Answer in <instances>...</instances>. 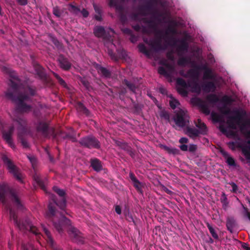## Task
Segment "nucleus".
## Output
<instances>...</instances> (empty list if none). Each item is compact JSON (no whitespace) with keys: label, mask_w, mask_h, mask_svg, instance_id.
<instances>
[{"label":"nucleus","mask_w":250,"mask_h":250,"mask_svg":"<svg viewBox=\"0 0 250 250\" xmlns=\"http://www.w3.org/2000/svg\"><path fill=\"white\" fill-rule=\"evenodd\" d=\"M7 195L17 209L22 210L24 209V205L20 197L19 191L15 189L10 188L6 184H0V202L5 206L9 211L10 218L14 221L15 226L21 231L29 230L36 236H40L41 233L38 229L33 226L28 220L18 219L16 211L7 203L6 199Z\"/></svg>","instance_id":"obj_1"},{"label":"nucleus","mask_w":250,"mask_h":250,"mask_svg":"<svg viewBox=\"0 0 250 250\" xmlns=\"http://www.w3.org/2000/svg\"><path fill=\"white\" fill-rule=\"evenodd\" d=\"M53 189L60 197V200H58L54 195H51V199L53 203L50 202L48 206V210L46 213V217L51 220L53 226L59 233L63 232L64 229L70 225V220L64 216L62 212L56 210L55 205L58 206L62 210H64L66 207V200L65 192L64 190L54 186Z\"/></svg>","instance_id":"obj_2"},{"label":"nucleus","mask_w":250,"mask_h":250,"mask_svg":"<svg viewBox=\"0 0 250 250\" xmlns=\"http://www.w3.org/2000/svg\"><path fill=\"white\" fill-rule=\"evenodd\" d=\"M10 88L5 93L6 98L17 104V109L21 112H28L31 110V106L27 104L24 101L29 99L28 96L22 95L20 92L21 81L15 71L9 70Z\"/></svg>","instance_id":"obj_3"},{"label":"nucleus","mask_w":250,"mask_h":250,"mask_svg":"<svg viewBox=\"0 0 250 250\" xmlns=\"http://www.w3.org/2000/svg\"><path fill=\"white\" fill-rule=\"evenodd\" d=\"M15 125H18L19 130L18 137V140L24 148H28L29 144L26 139L24 138V134L25 133L26 128V121L23 117H17L14 119Z\"/></svg>","instance_id":"obj_4"},{"label":"nucleus","mask_w":250,"mask_h":250,"mask_svg":"<svg viewBox=\"0 0 250 250\" xmlns=\"http://www.w3.org/2000/svg\"><path fill=\"white\" fill-rule=\"evenodd\" d=\"M79 143L82 146L89 149H99L101 147L100 141L95 137L91 135L81 138Z\"/></svg>","instance_id":"obj_5"},{"label":"nucleus","mask_w":250,"mask_h":250,"mask_svg":"<svg viewBox=\"0 0 250 250\" xmlns=\"http://www.w3.org/2000/svg\"><path fill=\"white\" fill-rule=\"evenodd\" d=\"M36 129L38 133H41L45 138H49L50 135L55 133V129L49 126L48 123L44 121H39L36 125Z\"/></svg>","instance_id":"obj_6"},{"label":"nucleus","mask_w":250,"mask_h":250,"mask_svg":"<svg viewBox=\"0 0 250 250\" xmlns=\"http://www.w3.org/2000/svg\"><path fill=\"white\" fill-rule=\"evenodd\" d=\"M189 117L187 111L180 110L175 115L173 120L175 124L181 127L188 126L189 124Z\"/></svg>","instance_id":"obj_7"},{"label":"nucleus","mask_w":250,"mask_h":250,"mask_svg":"<svg viewBox=\"0 0 250 250\" xmlns=\"http://www.w3.org/2000/svg\"><path fill=\"white\" fill-rule=\"evenodd\" d=\"M1 159L6 165L9 172L18 180H21V177L19 169L14 164L13 162L9 159L6 155H2Z\"/></svg>","instance_id":"obj_8"},{"label":"nucleus","mask_w":250,"mask_h":250,"mask_svg":"<svg viewBox=\"0 0 250 250\" xmlns=\"http://www.w3.org/2000/svg\"><path fill=\"white\" fill-rule=\"evenodd\" d=\"M232 113L235 115L228 117L227 124L230 128L235 129L236 128V124L238 125L240 124L242 120V117L245 113L238 110L232 111Z\"/></svg>","instance_id":"obj_9"},{"label":"nucleus","mask_w":250,"mask_h":250,"mask_svg":"<svg viewBox=\"0 0 250 250\" xmlns=\"http://www.w3.org/2000/svg\"><path fill=\"white\" fill-rule=\"evenodd\" d=\"M168 32L166 31L165 34H164V32L162 30H158L156 33V36L158 38L157 41H153L152 40H150L149 42H147V40H144L145 42L148 43V44L151 45L152 47L155 49H161L162 44H161V40L162 39H164L167 35Z\"/></svg>","instance_id":"obj_10"},{"label":"nucleus","mask_w":250,"mask_h":250,"mask_svg":"<svg viewBox=\"0 0 250 250\" xmlns=\"http://www.w3.org/2000/svg\"><path fill=\"white\" fill-rule=\"evenodd\" d=\"M176 83L178 85L181 86L180 87L177 88L178 93L184 97L187 96L188 94L187 89L191 87L190 84L187 83L185 80L181 78L177 79Z\"/></svg>","instance_id":"obj_11"},{"label":"nucleus","mask_w":250,"mask_h":250,"mask_svg":"<svg viewBox=\"0 0 250 250\" xmlns=\"http://www.w3.org/2000/svg\"><path fill=\"white\" fill-rule=\"evenodd\" d=\"M68 233L73 242L82 243L83 239L80 232L75 228L71 227L68 230Z\"/></svg>","instance_id":"obj_12"},{"label":"nucleus","mask_w":250,"mask_h":250,"mask_svg":"<svg viewBox=\"0 0 250 250\" xmlns=\"http://www.w3.org/2000/svg\"><path fill=\"white\" fill-rule=\"evenodd\" d=\"M42 228L46 235L47 243L50 245L52 250H62L59 246L54 244V242L52 237L51 234L49 230L45 227L44 225H42Z\"/></svg>","instance_id":"obj_13"},{"label":"nucleus","mask_w":250,"mask_h":250,"mask_svg":"<svg viewBox=\"0 0 250 250\" xmlns=\"http://www.w3.org/2000/svg\"><path fill=\"white\" fill-rule=\"evenodd\" d=\"M165 67L167 70L163 66H159L158 69V73L162 75H164L167 78H171V74L174 71V67L169 63L167 64L166 63Z\"/></svg>","instance_id":"obj_14"},{"label":"nucleus","mask_w":250,"mask_h":250,"mask_svg":"<svg viewBox=\"0 0 250 250\" xmlns=\"http://www.w3.org/2000/svg\"><path fill=\"white\" fill-rule=\"evenodd\" d=\"M94 34L98 38H102L104 40H109L111 38L108 32H107L104 27L98 26L94 29Z\"/></svg>","instance_id":"obj_15"},{"label":"nucleus","mask_w":250,"mask_h":250,"mask_svg":"<svg viewBox=\"0 0 250 250\" xmlns=\"http://www.w3.org/2000/svg\"><path fill=\"white\" fill-rule=\"evenodd\" d=\"M58 61L62 69L64 70H69L71 68L72 65L71 62L63 55H59Z\"/></svg>","instance_id":"obj_16"},{"label":"nucleus","mask_w":250,"mask_h":250,"mask_svg":"<svg viewBox=\"0 0 250 250\" xmlns=\"http://www.w3.org/2000/svg\"><path fill=\"white\" fill-rule=\"evenodd\" d=\"M194 103L200 107L202 110L203 112L206 115H208L210 113V110L208 106L206 103L200 98H195L192 100Z\"/></svg>","instance_id":"obj_17"},{"label":"nucleus","mask_w":250,"mask_h":250,"mask_svg":"<svg viewBox=\"0 0 250 250\" xmlns=\"http://www.w3.org/2000/svg\"><path fill=\"white\" fill-rule=\"evenodd\" d=\"M129 176L135 189L138 192L143 194L142 184L137 179L135 174L133 172H130L129 174Z\"/></svg>","instance_id":"obj_18"},{"label":"nucleus","mask_w":250,"mask_h":250,"mask_svg":"<svg viewBox=\"0 0 250 250\" xmlns=\"http://www.w3.org/2000/svg\"><path fill=\"white\" fill-rule=\"evenodd\" d=\"M34 69L41 80L43 82H47V76L44 69L38 63H34Z\"/></svg>","instance_id":"obj_19"},{"label":"nucleus","mask_w":250,"mask_h":250,"mask_svg":"<svg viewBox=\"0 0 250 250\" xmlns=\"http://www.w3.org/2000/svg\"><path fill=\"white\" fill-rule=\"evenodd\" d=\"M185 133L187 134L189 138L195 139L197 138L201 133L199 132V130L194 127H190L188 125L186 126L185 129Z\"/></svg>","instance_id":"obj_20"},{"label":"nucleus","mask_w":250,"mask_h":250,"mask_svg":"<svg viewBox=\"0 0 250 250\" xmlns=\"http://www.w3.org/2000/svg\"><path fill=\"white\" fill-rule=\"evenodd\" d=\"M33 179L38 185L44 191L46 190L45 185L47 182V179L45 177H42L40 175L35 174L33 176Z\"/></svg>","instance_id":"obj_21"},{"label":"nucleus","mask_w":250,"mask_h":250,"mask_svg":"<svg viewBox=\"0 0 250 250\" xmlns=\"http://www.w3.org/2000/svg\"><path fill=\"white\" fill-rule=\"evenodd\" d=\"M90 166L96 172H99L103 169L102 162L97 158H93L90 160Z\"/></svg>","instance_id":"obj_22"},{"label":"nucleus","mask_w":250,"mask_h":250,"mask_svg":"<svg viewBox=\"0 0 250 250\" xmlns=\"http://www.w3.org/2000/svg\"><path fill=\"white\" fill-rule=\"evenodd\" d=\"M220 152L226 160V163L230 166H235L236 164L234 159L229 156V154L224 149L221 148Z\"/></svg>","instance_id":"obj_23"},{"label":"nucleus","mask_w":250,"mask_h":250,"mask_svg":"<svg viewBox=\"0 0 250 250\" xmlns=\"http://www.w3.org/2000/svg\"><path fill=\"white\" fill-rule=\"evenodd\" d=\"M180 43L177 46V51L179 55L188 51V44L185 40H182L180 41Z\"/></svg>","instance_id":"obj_24"},{"label":"nucleus","mask_w":250,"mask_h":250,"mask_svg":"<svg viewBox=\"0 0 250 250\" xmlns=\"http://www.w3.org/2000/svg\"><path fill=\"white\" fill-rule=\"evenodd\" d=\"M196 126L199 129L201 134L206 135L208 132V128L206 124L203 123L200 119H198L197 122H195Z\"/></svg>","instance_id":"obj_25"},{"label":"nucleus","mask_w":250,"mask_h":250,"mask_svg":"<svg viewBox=\"0 0 250 250\" xmlns=\"http://www.w3.org/2000/svg\"><path fill=\"white\" fill-rule=\"evenodd\" d=\"M21 88L20 89V92L21 93L22 95H28L31 96H34L36 93V89L35 88H33L30 86H26L25 87H23L22 84H21Z\"/></svg>","instance_id":"obj_26"},{"label":"nucleus","mask_w":250,"mask_h":250,"mask_svg":"<svg viewBox=\"0 0 250 250\" xmlns=\"http://www.w3.org/2000/svg\"><path fill=\"white\" fill-rule=\"evenodd\" d=\"M109 5L110 7H115L116 11L118 14L124 12V7L119 4L117 0H109Z\"/></svg>","instance_id":"obj_27"},{"label":"nucleus","mask_w":250,"mask_h":250,"mask_svg":"<svg viewBox=\"0 0 250 250\" xmlns=\"http://www.w3.org/2000/svg\"><path fill=\"white\" fill-rule=\"evenodd\" d=\"M200 76V72L194 68L188 71V77L191 78L193 81H198Z\"/></svg>","instance_id":"obj_28"},{"label":"nucleus","mask_w":250,"mask_h":250,"mask_svg":"<svg viewBox=\"0 0 250 250\" xmlns=\"http://www.w3.org/2000/svg\"><path fill=\"white\" fill-rule=\"evenodd\" d=\"M235 225L236 221L233 217H229L227 218L226 221V227L228 230L230 231V232L232 233L233 229L235 227Z\"/></svg>","instance_id":"obj_29"},{"label":"nucleus","mask_w":250,"mask_h":250,"mask_svg":"<svg viewBox=\"0 0 250 250\" xmlns=\"http://www.w3.org/2000/svg\"><path fill=\"white\" fill-rule=\"evenodd\" d=\"M202 89L206 92H209L211 90H214L216 87L213 82H208L202 85Z\"/></svg>","instance_id":"obj_30"},{"label":"nucleus","mask_w":250,"mask_h":250,"mask_svg":"<svg viewBox=\"0 0 250 250\" xmlns=\"http://www.w3.org/2000/svg\"><path fill=\"white\" fill-rule=\"evenodd\" d=\"M62 137L63 139H69L72 142H76L77 141L76 137V132L74 130H71L70 132L64 133Z\"/></svg>","instance_id":"obj_31"},{"label":"nucleus","mask_w":250,"mask_h":250,"mask_svg":"<svg viewBox=\"0 0 250 250\" xmlns=\"http://www.w3.org/2000/svg\"><path fill=\"white\" fill-rule=\"evenodd\" d=\"M152 9V5L150 3H148L144 6H141L139 8V11L143 15H146V13L150 12Z\"/></svg>","instance_id":"obj_32"},{"label":"nucleus","mask_w":250,"mask_h":250,"mask_svg":"<svg viewBox=\"0 0 250 250\" xmlns=\"http://www.w3.org/2000/svg\"><path fill=\"white\" fill-rule=\"evenodd\" d=\"M203 73V78L204 80H212L214 79V76L211 69L207 66Z\"/></svg>","instance_id":"obj_33"},{"label":"nucleus","mask_w":250,"mask_h":250,"mask_svg":"<svg viewBox=\"0 0 250 250\" xmlns=\"http://www.w3.org/2000/svg\"><path fill=\"white\" fill-rule=\"evenodd\" d=\"M206 224L212 237L215 240H218L219 236L217 233L216 232L215 229L213 228V226L211 225H210L208 222H206Z\"/></svg>","instance_id":"obj_34"},{"label":"nucleus","mask_w":250,"mask_h":250,"mask_svg":"<svg viewBox=\"0 0 250 250\" xmlns=\"http://www.w3.org/2000/svg\"><path fill=\"white\" fill-rule=\"evenodd\" d=\"M247 143L250 146L246 145L243 146L242 151L245 157L248 160H250V140H248Z\"/></svg>","instance_id":"obj_35"},{"label":"nucleus","mask_w":250,"mask_h":250,"mask_svg":"<svg viewBox=\"0 0 250 250\" xmlns=\"http://www.w3.org/2000/svg\"><path fill=\"white\" fill-rule=\"evenodd\" d=\"M98 72L104 77L108 78L111 76V72L106 68L100 66L98 68Z\"/></svg>","instance_id":"obj_36"},{"label":"nucleus","mask_w":250,"mask_h":250,"mask_svg":"<svg viewBox=\"0 0 250 250\" xmlns=\"http://www.w3.org/2000/svg\"><path fill=\"white\" fill-rule=\"evenodd\" d=\"M219 129L223 134L226 135L227 136H228L229 135L231 136H234L235 134L233 131L229 130L228 131L224 124H220L219 125Z\"/></svg>","instance_id":"obj_37"},{"label":"nucleus","mask_w":250,"mask_h":250,"mask_svg":"<svg viewBox=\"0 0 250 250\" xmlns=\"http://www.w3.org/2000/svg\"><path fill=\"white\" fill-rule=\"evenodd\" d=\"M138 48L140 52L144 54L147 57H150V52L148 49H147L146 46L143 43L139 44Z\"/></svg>","instance_id":"obj_38"},{"label":"nucleus","mask_w":250,"mask_h":250,"mask_svg":"<svg viewBox=\"0 0 250 250\" xmlns=\"http://www.w3.org/2000/svg\"><path fill=\"white\" fill-rule=\"evenodd\" d=\"M78 110L86 116H89L90 112L88 109L81 103H79L77 104Z\"/></svg>","instance_id":"obj_39"},{"label":"nucleus","mask_w":250,"mask_h":250,"mask_svg":"<svg viewBox=\"0 0 250 250\" xmlns=\"http://www.w3.org/2000/svg\"><path fill=\"white\" fill-rule=\"evenodd\" d=\"M123 83L125 84L130 91L134 93H135L137 87L134 83L130 82L126 79H125L123 81Z\"/></svg>","instance_id":"obj_40"},{"label":"nucleus","mask_w":250,"mask_h":250,"mask_svg":"<svg viewBox=\"0 0 250 250\" xmlns=\"http://www.w3.org/2000/svg\"><path fill=\"white\" fill-rule=\"evenodd\" d=\"M207 100L212 104H215L219 102V99L218 96L214 94H209L207 96Z\"/></svg>","instance_id":"obj_41"},{"label":"nucleus","mask_w":250,"mask_h":250,"mask_svg":"<svg viewBox=\"0 0 250 250\" xmlns=\"http://www.w3.org/2000/svg\"><path fill=\"white\" fill-rule=\"evenodd\" d=\"M115 144L117 146L120 147L121 149L125 151L128 150V148L130 146L126 143L123 141H120L118 140L115 141Z\"/></svg>","instance_id":"obj_42"},{"label":"nucleus","mask_w":250,"mask_h":250,"mask_svg":"<svg viewBox=\"0 0 250 250\" xmlns=\"http://www.w3.org/2000/svg\"><path fill=\"white\" fill-rule=\"evenodd\" d=\"M211 116L213 121L215 122H219L220 123H222L221 124H224L225 123L224 120L219 114L213 112L211 113Z\"/></svg>","instance_id":"obj_43"},{"label":"nucleus","mask_w":250,"mask_h":250,"mask_svg":"<svg viewBox=\"0 0 250 250\" xmlns=\"http://www.w3.org/2000/svg\"><path fill=\"white\" fill-rule=\"evenodd\" d=\"M190 62V59L186 57H182L179 59L177 63L180 66H185Z\"/></svg>","instance_id":"obj_44"},{"label":"nucleus","mask_w":250,"mask_h":250,"mask_svg":"<svg viewBox=\"0 0 250 250\" xmlns=\"http://www.w3.org/2000/svg\"><path fill=\"white\" fill-rule=\"evenodd\" d=\"M79 81L85 87L86 90H90L92 88L90 83L85 78L80 77Z\"/></svg>","instance_id":"obj_45"},{"label":"nucleus","mask_w":250,"mask_h":250,"mask_svg":"<svg viewBox=\"0 0 250 250\" xmlns=\"http://www.w3.org/2000/svg\"><path fill=\"white\" fill-rule=\"evenodd\" d=\"M68 10L71 13L75 15H77L81 11L79 8L72 4L69 5Z\"/></svg>","instance_id":"obj_46"},{"label":"nucleus","mask_w":250,"mask_h":250,"mask_svg":"<svg viewBox=\"0 0 250 250\" xmlns=\"http://www.w3.org/2000/svg\"><path fill=\"white\" fill-rule=\"evenodd\" d=\"M164 149L167 151L169 154H172L174 155L178 154L179 150L175 148H170L167 146H164Z\"/></svg>","instance_id":"obj_47"},{"label":"nucleus","mask_w":250,"mask_h":250,"mask_svg":"<svg viewBox=\"0 0 250 250\" xmlns=\"http://www.w3.org/2000/svg\"><path fill=\"white\" fill-rule=\"evenodd\" d=\"M160 116L161 118H163L168 122H169L170 121L169 114L168 112L165 110H162L161 111L160 113Z\"/></svg>","instance_id":"obj_48"},{"label":"nucleus","mask_w":250,"mask_h":250,"mask_svg":"<svg viewBox=\"0 0 250 250\" xmlns=\"http://www.w3.org/2000/svg\"><path fill=\"white\" fill-rule=\"evenodd\" d=\"M191 87L195 92L199 93L201 91V87L198 83V81H193V83L191 84Z\"/></svg>","instance_id":"obj_49"},{"label":"nucleus","mask_w":250,"mask_h":250,"mask_svg":"<svg viewBox=\"0 0 250 250\" xmlns=\"http://www.w3.org/2000/svg\"><path fill=\"white\" fill-rule=\"evenodd\" d=\"M108 54L110 56L111 60L115 62H117L119 60L118 56L112 50L108 49Z\"/></svg>","instance_id":"obj_50"},{"label":"nucleus","mask_w":250,"mask_h":250,"mask_svg":"<svg viewBox=\"0 0 250 250\" xmlns=\"http://www.w3.org/2000/svg\"><path fill=\"white\" fill-rule=\"evenodd\" d=\"M117 53L119 60L125 59L126 56L125 51L123 49H118L117 50Z\"/></svg>","instance_id":"obj_51"},{"label":"nucleus","mask_w":250,"mask_h":250,"mask_svg":"<svg viewBox=\"0 0 250 250\" xmlns=\"http://www.w3.org/2000/svg\"><path fill=\"white\" fill-rule=\"evenodd\" d=\"M220 111L221 113L225 115H228L230 114L231 113H232V112L230 110V109H229V108L225 106L220 108Z\"/></svg>","instance_id":"obj_52"},{"label":"nucleus","mask_w":250,"mask_h":250,"mask_svg":"<svg viewBox=\"0 0 250 250\" xmlns=\"http://www.w3.org/2000/svg\"><path fill=\"white\" fill-rule=\"evenodd\" d=\"M122 31L125 34L128 35L131 37L132 38H135V36L133 34L132 31L131 29L128 28H125L122 29Z\"/></svg>","instance_id":"obj_53"},{"label":"nucleus","mask_w":250,"mask_h":250,"mask_svg":"<svg viewBox=\"0 0 250 250\" xmlns=\"http://www.w3.org/2000/svg\"><path fill=\"white\" fill-rule=\"evenodd\" d=\"M53 14L57 17L59 18L61 16L62 12L58 6L54 7L53 8Z\"/></svg>","instance_id":"obj_54"},{"label":"nucleus","mask_w":250,"mask_h":250,"mask_svg":"<svg viewBox=\"0 0 250 250\" xmlns=\"http://www.w3.org/2000/svg\"><path fill=\"white\" fill-rule=\"evenodd\" d=\"M119 17L121 22L124 24L127 21V17L126 15L125 14L124 12L122 13H119Z\"/></svg>","instance_id":"obj_55"},{"label":"nucleus","mask_w":250,"mask_h":250,"mask_svg":"<svg viewBox=\"0 0 250 250\" xmlns=\"http://www.w3.org/2000/svg\"><path fill=\"white\" fill-rule=\"evenodd\" d=\"M221 202L223 204V206H228V199L227 197V196L226 194L224 192H223L221 195Z\"/></svg>","instance_id":"obj_56"},{"label":"nucleus","mask_w":250,"mask_h":250,"mask_svg":"<svg viewBox=\"0 0 250 250\" xmlns=\"http://www.w3.org/2000/svg\"><path fill=\"white\" fill-rule=\"evenodd\" d=\"M52 41L54 45L58 48L62 49L63 47V45L61 42H60L56 38H53Z\"/></svg>","instance_id":"obj_57"},{"label":"nucleus","mask_w":250,"mask_h":250,"mask_svg":"<svg viewBox=\"0 0 250 250\" xmlns=\"http://www.w3.org/2000/svg\"><path fill=\"white\" fill-rule=\"evenodd\" d=\"M179 104V102L173 99L169 102V105L172 109H174L176 108L177 105Z\"/></svg>","instance_id":"obj_58"},{"label":"nucleus","mask_w":250,"mask_h":250,"mask_svg":"<svg viewBox=\"0 0 250 250\" xmlns=\"http://www.w3.org/2000/svg\"><path fill=\"white\" fill-rule=\"evenodd\" d=\"M207 65H194L193 66V68L194 69L198 70L200 72V70H204L205 69L207 68Z\"/></svg>","instance_id":"obj_59"},{"label":"nucleus","mask_w":250,"mask_h":250,"mask_svg":"<svg viewBox=\"0 0 250 250\" xmlns=\"http://www.w3.org/2000/svg\"><path fill=\"white\" fill-rule=\"evenodd\" d=\"M197 149V146L194 144H190L188 147V151L191 153L195 152Z\"/></svg>","instance_id":"obj_60"},{"label":"nucleus","mask_w":250,"mask_h":250,"mask_svg":"<svg viewBox=\"0 0 250 250\" xmlns=\"http://www.w3.org/2000/svg\"><path fill=\"white\" fill-rule=\"evenodd\" d=\"M27 157L32 164V167L34 168V166L36 164L37 162L36 158L33 156H28Z\"/></svg>","instance_id":"obj_61"},{"label":"nucleus","mask_w":250,"mask_h":250,"mask_svg":"<svg viewBox=\"0 0 250 250\" xmlns=\"http://www.w3.org/2000/svg\"><path fill=\"white\" fill-rule=\"evenodd\" d=\"M93 7L94 8V9L95 11V12L97 14H102V9L95 3H93Z\"/></svg>","instance_id":"obj_62"},{"label":"nucleus","mask_w":250,"mask_h":250,"mask_svg":"<svg viewBox=\"0 0 250 250\" xmlns=\"http://www.w3.org/2000/svg\"><path fill=\"white\" fill-rule=\"evenodd\" d=\"M229 184L232 188L231 192H232L233 193H236L238 189V187L237 185L233 182H231Z\"/></svg>","instance_id":"obj_63"},{"label":"nucleus","mask_w":250,"mask_h":250,"mask_svg":"<svg viewBox=\"0 0 250 250\" xmlns=\"http://www.w3.org/2000/svg\"><path fill=\"white\" fill-rule=\"evenodd\" d=\"M177 42L178 41L176 39L172 38L171 39H170L167 42L169 45H171L173 46H177Z\"/></svg>","instance_id":"obj_64"}]
</instances>
